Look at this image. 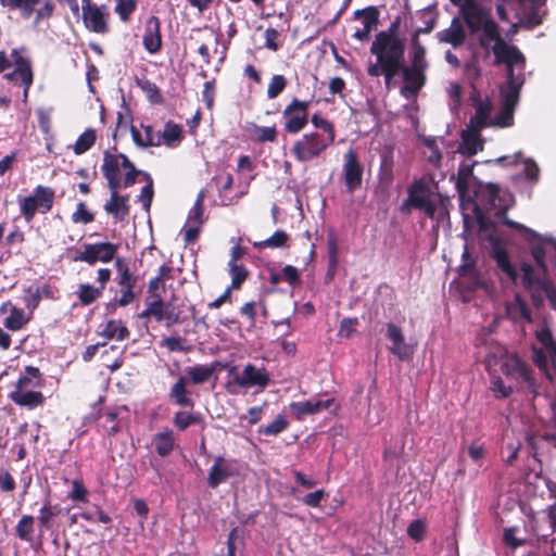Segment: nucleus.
I'll return each mask as SVG.
<instances>
[{"instance_id":"18","label":"nucleus","mask_w":556,"mask_h":556,"mask_svg":"<svg viewBox=\"0 0 556 556\" xmlns=\"http://www.w3.org/2000/svg\"><path fill=\"white\" fill-rule=\"evenodd\" d=\"M386 327V338L391 342L388 350L401 361L410 359L414 346L405 341L402 329L393 323H388Z\"/></svg>"},{"instance_id":"49","label":"nucleus","mask_w":556,"mask_h":556,"mask_svg":"<svg viewBox=\"0 0 556 556\" xmlns=\"http://www.w3.org/2000/svg\"><path fill=\"white\" fill-rule=\"evenodd\" d=\"M104 211L112 215L116 220H124L129 214V210L124 208L121 202L113 200L112 194L104 204Z\"/></svg>"},{"instance_id":"54","label":"nucleus","mask_w":556,"mask_h":556,"mask_svg":"<svg viewBox=\"0 0 556 556\" xmlns=\"http://www.w3.org/2000/svg\"><path fill=\"white\" fill-rule=\"evenodd\" d=\"M68 498L75 502L88 501V491L81 480L75 479L72 481V490L68 493Z\"/></svg>"},{"instance_id":"11","label":"nucleus","mask_w":556,"mask_h":556,"mask_svg":"<svg viewBox=\"0 0 556 556\" xmlns=\"http://www.w3.org/2000/svg\"><path fill=\"white\" fill-rule=\"evenodd\" d=\"M0 4L11 11L18 10L26 20L35 13L34 26H38L41 20L50 18L54 12L51 0H0Z\"/></svg>"},{"instance_id":"15","label":"nucleus","mask_w":556,"mask_h":556,"mask_svg":"<svg viewBox=\"0 0 556 556\" xmlns=\"http://www.w3.org/2000/svg\"><path fill=\"white\" fill-rule=\"evenodd\" d=\"M308 101H301L294 98L283 110L285 130L288 134H299L308 122Z\"/></svg>"},{"instance_id":"62","label":"nucleus","mask_w":556,"mask_h":556,"mask_svg":"<svg viewBox=\"0 0 556 556\" xmlns=\"http://www.w3.org/2000/svg\"><path fill=\"white\" fill-rule=\"evenodd\" d=\"M287 241L288 235L282 230H277L274 232L271 237L262 242L261 245L270 248H281L286 245Z\"/></svg>"},{"instance_id":"35","label":"nucleus","mask_w":556,"mask_h":556,"mask_svg":"<svg viewBox=\"0 0 556 556\" xmlns=\"http://www.w3.org/2000/svg\"><path fill=\"white\" fill-rule=\"evenodd\" d=\"M153 443L155 451L160 456H167L173 451L175 444L173 430L166 429L165 431L155 433L153 437Z\"/></svg>"},{"instance_id":"61","label":"nucleus","mask_w":556,"mask_h":556,"mask_svg":"<svg viewBox=\"0 0 556 556\" xmlns=\"http://www.w3.org/2000/svg\"><path fill=\"white\" fill-rule=\"evenodd\" d=\"M426 532V523L421 519L414 520L407 528V534L415 541L422 540Z\"/></svg>"},{"instance_id":"5","label":"nucleus","mask_w":556,"mask_h":556,"mask_svg":"<svg viewBox=\"0 0 556 556\" xmlns=\"http://www.w3.org/2000/svg\"><path fill=\"white\" fill-rule=\"evenodd\" d=\"M102 174L108 186L123 182L124 188H129L137 181V176L142 173L135 167L132 162L123 153L113 154L104 151Z\"/></svg>"},{"instance_id":"16","label":"nucleus","mask_w":556,"mask_h":556,"mask_svg":"<svg viewBox=\"0 0 556 556\" xmlns=\"http://www.w3.org/2000/svg\"><path fill=\"white\" fill-rule=\"evenodd\" d=\"M408 207L420 210L430 218L434 217L437 211L435 203L420 184H415L409 189L408 198L403 203L402 211L408 212Z\"/></svg>"},{"instance_id":"31","label":"nucleus","mask_w":556,"mask_h":556,"mask_svg":"<svg viewBox=\"0 0 556 556\" xmlns=\"http://www.w3.org/2000/svg\"><path fill=\"white\" fill-rule=\"evenodd\" d=\"M9 399L16 405L26 407L28 409H34L38 406H41L45 402V396L39 391L24 392L22 390H13L10 392Z\"/></svg>"},{"instance_id":"64","label":"nucleus","mask_w":556,"mask_h":556,"mask_svg":"<svg viewBox=\"0 0 556 556\" xmlns=\"http://www.w3.org/2000/svg\"><path fill=\"white\" fill-rule=\"evenodd\" d=\"M280 36V33L275 28H267L265 30V47L271 51H278L280 48V45L278 43V38Z\"/></svg>"},{"instance_id":"60","label":"nucleus","mask_w":556,"mask_h":556,"mask_svg":"<svg viewBox=\"0 0 556 556\" xmlns=\"http://www.w3.org/2000/svg\"><path fill=\"white\" fill-rule=\"evenodd\" d=\"M357 325V318H343L340 323L338 334L342 338L349 339L356 331Z\"/></svg>"},{"instance_id":"56","label":"nucleus","mask_w":556,"mask_h":556,"mask_svg":"<svg viewBox=\"0 0 556 556\" xmlns=\"http://www.w3.org/2000/svg\"><path fill=\"white\" fill-rule=\"evenodd\" d=\"M115 11L119 15L121 20L127 22L129 16L136 10V1L135 0H116Z\"/></svg>"},{"instance_id":"17","label":"nucleus","mask_w":556,"mask_h":556,"mask_svg":"<svg viewBox=\"0 0 556 556\" xmlns=\"http://www.w3.org/2000/svg\"><path fill=\"white\" fill-rule=\"evenodd\" d=\"M146 308L138 315L139 318L153 317L156 321L172 320L176 321L177 317L169 309L170 304L164 302L162 293L148 294L144 299Z\"/></svg>"},{"instance_id":"40","label":"nucleus","mask_w":556,"mask_h":556,"mask_svg":"<svg viewBox=\"0 0 556 556\" xmlns=\"http://www.w3.org/2000/svg\"><path fill=\"white\" fill-rule=\"evenodd\" d=\"M35 518L31 515H24L15 527L16 535L24 542L33 541Z\"/></svg>"},{"instance_id":"63","label":"nucleus","mask_w":556,"mask_h":556,"mask_svg":"<svg viewBox=\"0 0 556 556\" xmlns=\"http://www.w3.org/2000/svg\"><path fill=\"white\" fill-rule=\"evenodd\" d=\"M202 99L208 110H212L214 106L215 100V81L208 80L204 84V89L202 91Z\"/></svg>"},{"instance_id":"47","label":"nucleus","mask_w":556,"mask_h":556,"mask_svg":"<svg viewBox=\"0 0 556 556\" xmlns=\"http://www.w3.org/2000/svg\"><path fill=\"white\" fill-rule=\"evenodd\" d=\"M140 175H143L148 182L141 188V192L137 198V201L141 202L146 212H149L153 199V181L149 174L142 172Z\"/></svg>"},{"instance_id":"32","label":"nucleus","mask_w":556,"mask_h":556,"mask_svg":"<svg viewBox=\"0 0 556 556\" xmlns=\"http://www.w3.org/2000/svg\"><path fill=\"white\" fill-rule=\"evenodd\" d=\"M218 362H214L210 365H194L185 369L186 375L193 384H202L207 382L216 372Z\"/></svg>"},{"instance_id":"7","label":"nucleus","mask_w":556,"mask_h":556,"mask_svg":"<svg viewBox=\"0 0 556 556\" xmlns=\"http://www.w3.org/2000/svg\"><path fill=\"white\" fill-rule=\"evenodd\" d=\"M17 202L22 216L30 223L36 213L46 214L51 211L54 202V190L50 187L38 185L29 195H18Z\"/></svg>"},{"instance_id":"57","label":"nucleus","mask_w":556,"mask_h":556,"mask_svg":"<svg viewBox=\"0 0 556 556\" xmlns=\"http://www.w3.org/2000/svg\"><path fill=\"white\" fill-rule=\"evenodd\" d=\"M230 274L232 277L231 288L238 289L247 278V269L242 265L235 262H229Z\"/></svg>"},{"instance_id":"30","label":"nucleus","mask_w":556,"mask_h":556,"mask_svg":"<svg viewBox=\"0 0 556 556\" xmlns=\"http://www.w3.org/2000/svg\"><path fill=\"white\" fill-rule=\"evenodd\" d=\"M143 134L140 132L135 126H131L130 132L134 142L140 148L160 147L161 146V131H155L150 125H141Z\"/></svg>"},{"instance_id":"58","label":"nucleus","mask_w":556,"mask_h":556,"mask_svg":"<svg viewBox=\"0 0 556 556\" xmlns=\"http://www.w3.org/2000/svg\"><path fill=\"white\" fill-rule=\"evenodd\" d=\"M161 346L166 348L169 352H188L189 348L184 344L180 337H166L160 342Z\"/></svg>"},{"instance_id":"28","label":"nucleus","mask_w":556,"mask_h":556,"mask_svg":"<svg viewBox=\"0 0 556 556\" xmlns=\"http://www.w3.org/2000/svg\"><path fill=\"white\" fill-rule=\"evenodd\" d=\"M440 42L450 43L453 48L460 47L466 39V31L458 17H454L451 26L437 33Z\"/></svg>"},{"instance_id":"3","label":"nucleus","mask_w":556,"mask_h":556,"mask_svg":"<svg viewBox=\"0 0 556 556\" xmlns=\"http://www.w3.org/2000/svg\"><path fill=\"white\" fill-rule=\"evenodd\" d=\"M535 337L540 348L533 349V361L555 389V400L551 402L552 426L542 439L554 442L556 445V343L551 329L545 324L535 330Z\"/></svg>"},{"instance_id":"39","label":"nucleus","mask_w":556,"mask_h":556,"mask_svg":"<svg viewBox=\"0 0 556 556\" xmlns=\"http://www.w3.org/2000/svg\"><path fill=\"white\" fill-rule=\"evenodd\" d=\"M103 293V287H93L88 283L79 285L78 298L83 305H90L97 301Z\"/></svg>"},{"instance_id":"12","label":"nucleus","mask_w":556,"mask_h":556,"mask_svg":"<svg viewBox=\"0 0 556 556\" xmlns=\"http://www.w3.org/2000/svg\"><path fill=\"white\" fill-rule=\"evenodd\" d=\"M501 370L506 378L516 381L518 384H525L529 388L534 387L530 366L516 354L505 353L501 356Z\"/></svg>"},{"instance_id":"2","label":"nucleus","mask_w":556,"mask_h":556,"mask_svg":"<svg viewBox=\"0 0 556 556\" xmlns=\"http://www.w3.org/2000/svg\"><path fill=\"white\" fill-rule=\"evenodd\" d=\"M486 193L490 207L498 208L495 217L507 227L522 232L525 239L532 244L531 254L535 266L527 262L521 263V287L530 294L532 303L536 307L548 300L552 307L556 309V288L546 276L547 268L545 264V260L549 258L556 267V240L554 238H541L532 229L506 216V211L514 203L511 193L502 191L493 184L486 187Z\"/></svg>"},{"instance_id":"10","label":"nucleus","mask_w":556,"mask_h":556,"mask_svg":"<svg viewBox=\"0 0 556 556\" xmlns=\"http://www.w3.org/2000/svg\"><path fill=\"white\" fill-rule=\"evenodd\" d=\"M489 242L490 256L496 264L500 279L502 281H508L514 286L521 285V275H519L517 268L511 263L509 253L502 241L497 237L490 235Z\"/></svg>"},{"instance_id":"51","label":"nucleus","mask_w":556,"mask_h":556,"mask_svg":"<svg viewBox=\"0 0 556 556\" xmlns=\"http://www.w3.org/2000/svg\"><path fill=\"white\" fill-rule=\"evenodd\" d=\"M116 417L117 414L113 410H109L101 416V427L108 435H115L119 431V425Z\"/></svg>"},{"instance_id":"23","label":"nucleus","mask_w":556,"mask_h":556,"mask_svg":"<svg viewBox=\"0 0 556 556\" xmlns=\"http://www.w3.org/2000/svg\"><path fill=\"white\" fill-rule=\"evenodd\" d=\"M142 45L150 54H155L162 49L161 21L151 15L144 24Z\"/></svg>"},{"instance_id":"22","label":"nucleus","mask_w":556,"mask_h":556,"mask_svg":"<svg viewBox=\"0 0 556 556\" xmlns=\"http://www.w3.org/2000/svg\"><path fill=\"white\" fill-rule=\"evenodd\" d=\"M425 72L426 71L419 68L402 65L400 73H402L404 80V86L401 88V94L403 97L412 99L417 96L426 81Z\"/></svg>"},{"instance_id":"27","label":"nucleus","mask_w":556,"mask_h":556,"mask_svg":"<svg viewBox=\"0 0 556 556\" xmlns=\"http://www.w3.org/2000/svg\"><path fill=\"white\" fill-rule=\"evenodd\" d=\"M83 20L86 27L98 34H105L109 30L105 13L97 5L85 7L83 10Z\"/></svg>"},{"instance_id":"45","label":"nucleus","mask_w":556,"mask_h":556,"mask_svg":"<svg viewBox=\"0 0 556 556\" xmlns=\"http://www.w3.org/2000/svg\"><path fill=\"white\" fill-rule=\"evenodd\" d=\"M250 131L255 135L258 142H275L277 140V129L275 126L266 127L252 124Z\"/></svg>"},{"instance_id":"6","label":"nucleus","mask_w":556,"mask_h":556,"mask_svg":"<svg viewBox=\"0 0 556 556\" xmlns=\"http://www.w3.org/2000/svg\"><path fill=\"white\" fill-rule=\"evenodd\" d=\"M370 53L387 66H402L405 55V42L402 38H392L384 33H377L371 42Z\"/></svg>"},{"instance_id":"44","label":"nucleus","mask_w":556,"mask_h":556,"mask_svg":"<svg viewBox=\"0 0 556 556\" xmlns=\"http://www.w3.org/2000/svg\"><path fill=\"white\" fill-rule=\"evenodd\" d=\"M200 421V414L188 413L185 410L177 412L173 419L174 426L180 431H185L190 426L199 424Z\"/></svg>"},{"instance_id":"34","label":"nucleus","mask_w":556,"mask_h":556,"mask_svg":"<svg viewBox=\"0 0 556 556\" xmlns=\"http://www.w3.org/2000/svg\"><path fill=\"white\" fill-rule=\"evenodd\" d=\"M438 12L435 5H429L418 12V18L421 22L422 26L418 27L413 37L418 38L420 34L430 33L437 23Z\"/></svg>"},{"instance_id":"52","label":"nucleus","mask_w":556,"mask_h":556,"mask_svg":"<svg viewBox=\"0 0 556 556\" xmlns=\"http://www.w3.org/2000/svg\"><path fill=\"white\" fill-rule=\"evenodd\" d=\"M287 79L283 75H274L267 88V98H277L287 87Z\"/></svg>"},{"instance_id":"55","label":"nucleus","mask_w":556,"mask_h":556,"mask_svg":"<svg viewBox=\"0 0 556 556\" xmlns=\"http://www.w3.org/2000/svg\"><path fill=\"white\" fill-rule=\"evenodd\" d=\"M490 389L498 399L508 397L513 392V387L506 386L501 377L492 378Z\"/></svg>"},{"instance_id":"48","label":"nucleus","mask_w":556,"mask_h":556,"mask_svg":"<svg viewBox=\"0 0 556 556\" xmlns=\"http://www.w3.org/2000/svg\"><path fill=\"white\" fill-rule=\"evenodd\" d=\"M288 426V420L283 416L279 415L270 424L262 426L258 429V433L265 435H277L286 430Z\"/></svg>"},{"instance_id":"14","label":"nucleus","mask_w":556,"mask_h":556,"mask_svg":"<svg viewBox=\"0 0 556 556\" xmlns=\"http://www.w3.org/2000/svg\"><path fill=\"white\" fill-rule=\"evenodd\" d=\"M118 250V245L111 242L84 243L80 251L73 257L74 262H85L93 265L97 262H111Z\"/></svg>"},{"instance_id":"50","label":"nucleus","mask_w":556,"mask_h":556,"mask_svg":"<svg viewBox=\"0 0 556 556\" xmlns=\"http://www.w3.org/2000/svg\"><path fill=\"white\" fill-rule=\"evenodd\" d=\"M137 85L140 89L146 92L148 99L153 103H160L162 97L157 86L149 79H137Z\"/></svg>"},{"instance_id":"46","label":"nucleus","mask_w":556,"mask_h":556,"mask_svg":"<svg viewBox=\"0 0 556 556\" xmlns=\"http://www.w3.org/2000/svg\"><path fill=\"white\" fill-rule=\"evenodd\" d=\"M311 123L317 129H319V136L328 137L331 140L336 139V131L333 124L328 119L319 116L318 114H314L311 118Z\"/></svg>"},{"instance_id":"59","label":"nucleus","mask_w":556,"mask_h":556,"mask_svg":"<svg viewBox=\"0 0 556 556\" xmlns=\"http://www.w3.org/2000/svg\"><path fill=\"white\" fill-rule=\"evenodd\" d=\"M94 216L92 213H90L87 208L84 202H79L77 204L76 211L72 215V220L74 223H83V224H89L93 222Z\"/></svg>"},{"instance_id":"25","label":"nucleus","mask_w":556,"mask_h":556,"mask_svg":"<svg viewBox=\"0 0 556 556\" xmlns=\"http://www.w3.org/2000/svg\"><path fill=\"white\" fill-rule=\"evenodd\" d=\"M235 475L232 463L226 460L223 456H217L210 469L207 483L212 489H216L220 483L225 482L229 477Z\"/></svg>"},{"instance_id":"20","label":"nucleus","mask_w":556,"mask_h":556,"mask_svg":"<svg viewBox=\"0 0 556 556\" xmlns=\"http://www.w3.org/2000/svg\"><path fill=\"white\" fill-rule=\"evenodd\" d=\"M233 382L242 389L258 387L263 390L269 382V375L264 367L257 368L247 364L242 372L235 375Z\"/></svg>"},{"instance_id":"4","label":"nucleus","mask_w":556,"mask_h":556,"mask_svg":"<svg viewBox=\"0 0 556 556\" xmlns=\"http://www.w3.org/2000/svg\"><path fill=\"white\" fill-rule=\"evenodd\" d=\"M14 67V71L4 74V79L24 87V98H27L28 90L34 80L31 60L24 47L15 48L8 54L0 51V73Z\"/></svg>"},{"instance_id":"19","label":"nucleus","mask_w":556,"mask_h":556,"mask_svg":"<svg viewBox=\"0 0 556 556\" xmlns=\"http://www.w3.org/2000/svg\"><path fill=\"white\" fill-rule=\"evenodd\" d=\"M205 198L204 190H201L198 193L197 200L191 207L187 223L184 226V237L185 241L190 243L197 240L201 226L204 223V216H203V201Z\"/></svg>"},{"instance_id":"37","label":"nucleus","mask_w":556,"mask_h":556,"mask_svg":"<svg viewBox=\"0 0 556 556\" xmlns=\"http://www.w3.org/2000/svg\"><path fill=\"white\" fill-rule=\"evenodd\" d=\"M100 334L106 339H116L122 341L128 338L129 330L122 320L111 319L105 324Z\"/></svg>"},{"instance_id":"24","label":"nucleus","mask_w":556,"mask_h":556,"mask_svg":"<svg viewBox=\"0 0 556 556\" xmlns=\"http://www.w3.org/2000/svg\"><path fill=\"white\" fill-rule=\"evenodd\" d=\"M333 402V399H327L325 401L311 399L303 402H292L290 404V409L298 420H302L307 415H314L325 409H329Z\"/></svg>"},{"instance_id":"41","label":"nucleus","mask_w":556,"mask_h":556,"mask_svg":"<svg viewBox=\"0 0 556 556\" xmlns=\"http://www.w3.org/2000/svg\"><path fill=\"white\" fill-rule=\"evenodd\" d=\"M410 62L412 63H410L409 67H413V68H419L422 71H426L428 67V63L426 60V49L415 37H413V49H412Z\"/></svg>"},{"instance_id":"33","label":"nucleus","mask_w":556,"mask_h":556,"mask_svg":"<svg viewBox=\"0 0 556 556\" xmlns=\"http://www.w3.org/2000/svg\"><path fill=\"white\" fill-rule=\"evenodd\" d=\"M506 312L509 318L515 321H532L531 309L519 294H516L514 300L506 305Z\"/></svg>"},{"instance_id":"42","label":"nucleus","mask_w":556,"mask_h":556,"mask_svg":"<svg viewBox=\"0 0 556 556\" xmlns=\"http://www.w3.org/2000/svg\"><path fill=\"white\" fill-rule=\"evenodd\" d=\"M25 372L26 374L22 375L16 381L14 390H21V388L24 386L31 388L40 387V371L38 368L27 366Z\"/></svg>"},{"instance_id":"8","label":"nucleus","mask_w":556,"mask_h":556,"mask_svg":"<svg viewBox=\"0 0 556 556\" xmlns=\"http://www.w3.org/2000/svg\"><path fill=\"white\" fill-rule=\"evenodd\" d=\"M334 140L328 137L319 136V131L304 134L300 139L294 141L291 153L302 163L311 162L319 157Z\"/></svg>"},{"instance_id":"1","label":"nucleus","mask_w":556,"mask_h":556,"mask_svg":"<svg viewBox=\"0 0 556 556\" xmlns=\"http://www.w3.org/2000/svg\"><path fill=\"white\" fill-rule=\"evenodd\" d=\"M457 7L459 14L471 34H477L479 46L486 54H494L495 64H505L506 80L503 84L505 105L502 112V124L511 122V108L518 101L520 90L526 81V58L513 45H508L500 34V27L492 18L491 9L481 5L477 0H450Z\"/></svg>"},{"instance_id":"13","label":"nucleus","mask_w":556,"mask_h":556,"mask_svg":"<svg viewBox=\"0 0 556 556\" xmlns=\"http://www.w3.org/2000/svg\"><path fill=\"white\" fill-rule=\"evenodd\" d=\"M364 164L359 161L358 154L354 149H349L343 154L342 178L345 190L353 193L363 185Z\"/></svg>"},{"instance_id":"38","label":"nucleus","mask_w":556,"mask_h":556,"mask_svg":"<svg viewBox=\"0 0 556 556\" xmlns=\"http://www.w3.org/2000/svg\"><path fill=\"white\" fill-rule=\"evenodd\" d=\"M28 323L23 309L12 306L10 315L4 319L3 325L11 331L21 330Z\"/></svg>"},{"instance_id":"21","label":"nucleus","mask_w":556,"mask_h":556,"mask_svg":"<svg viewBox=\"0 0 556 556\" xmlns=\"http://www.w3.org/2000/svg\"><path fill=\"white\" fill-rule=\"evenodd\" d=\"M379 11L376 7H367L363 10H356L354 12V20L359 21L362 26L356 27L353 33V38L358 41H368L370 33L378 25Z\"/></svg>"},{"instance_id":"26","label":"nucleus","mask_w":556,"mask_h":556,"mask_svg":"<svg viewBox=\"0 0 556 556\" xmlns=\"http://www.w3.org/2000/svg\"><path fill=\"white\" fill-rule=\"evenodd\" d=\"M187 378L180 376L169 389L168 399L177 406L193 408L195 403L191 397V391L187 389Z\"/></svg>"},{"instance_id":"29","label":"nucleus","mask_w":556,"mask_h":556,"mask_svg":"<svg viewBox=\"0 0 556 556\" xmlns=\"http://www.w3.org/2000/svg\"><path fill=\"white\" fill-rule=\"evenodd\" d=\"M481 129L468 124L466 129L462 131V143L459 146L462 153L472 156L483 149V142L480 137Z\"/></svg>"},{"instance_id":"36","label":"nucleus","mask_w":556,"mask_h":556,"mask_svg":"<svg viewBox=\"0 0 556 556\" xmlns=\"http://www.w3.org/2000/svg\"><path fill=\"white\" fill-rule=\"evenodd\" d=\"M182 128L181 126L167 122L164 126V130L161 131V144H165L168 148H175L182 140Z\"/></svg>"},{"instance_id":"43","label":"nucleus","mask_w":556,"mask_h":556,"mask_svg":"<svg viewBox=\"0 0 556 556\" xmlns=\"http://www.w3.org/2000/svg\"><path fill=\"white\" fill-rule=\"evenodd\" d=\"M96 131L92 128L86 129L76 140L74 144V152L77 155L87 152L96 142Z\"/></svg>"},{"instance_id":"9","label":"nucleus","mask_w":556,"mask_h":556,"mask_svg":"<svg viewBox=\"0 0 556 556\" xmlns=\"http://www.w3.org/2000/svg\"><path fill=\"white\" fill-rule=\"evenodd\" d=\"M502 106L494 118H491V103L488 99H481L479 94L471 97L475 115L470 118L469 125L476 128H484L488 126L509 127L514 124V111L519 100L511 108V122L508 125L502 124V112L505 105V97L503 94V85L501 86Z\"/></svg>"},{"instance_id":"53","label":"nucleus","mask_w":556,"mask_h":556,"mask_svg":"<svg viewBox=\"0 0 556 556\" xmlns=\"http://www.w3.org/2000/svg\"><path fill=\"white\" fill-rule=\"evenodd\" d=\"M135 286L136 285L119 286L121 287V298L118 300H115L114 303L113 302L109 303V306L117 304V305L124 307V306L129 305L137 296L134 291Z\"/></svg>"}]
</instances>
